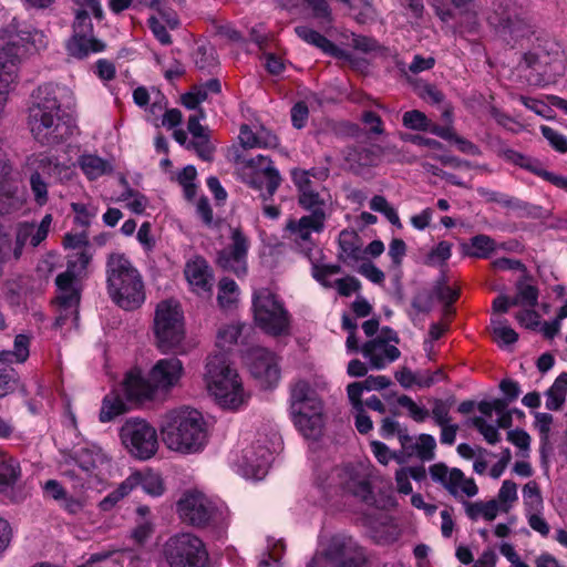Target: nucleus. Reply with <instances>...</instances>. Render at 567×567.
<instances>
[{"mask_svg": "<svg viewBox=\"0 0 567 567\" xmlns=\"http://www.w3.org/2000/svg\"><path fill=\"white\" fill-rule=\"evenodd\" d=\"M183 377V362L176 357L164 358L155 362L146 377L137 369L131 370L123 381V391L128 401L144 403L167 396L181 385Z\"/></svg>", "mask_w": 567, "mask_h": 567, "instance_id": "obj_1", "label": "nucleus"}, {"mask_svg": "<svg viewBox=\"0 0 567 567\" xmlns=\"http://www.w3.org/2000/svg\"><path fill=\"white\" fill-rule=\"evenodd\" d=\"M161 434L169 451L184 455L202 452L208 441L205 417L198 410L188 406L167 412L161 424Z\"/></svg>", "mask_w": 567, "mask_h": 567, "instance_id": "obj_2", "label": "nucleus"}, {"mask_svg": "<svg viewBox=\"0 0 567 567\" xmlns=\"http://www.w3.org/2000/svg\"><path fill=\"white\" fill-rule=\"evenodd\" d=\"M62 89L53 84L40 85L33 94V105L29 112V125L34 138L50 144L63 138L69 125L61 112L59 96Z\"/></svg>", "mask_w": 567, "mask_h": 567, "instance_id": "obj_3", "label": "nucleus"}, {"mask_svg": "<svg viewBox=\"0 0 567 567\" xmlns=\"http://www.w3.org/2000/svg\"><path fill=\"white\" fill-rule=\"evenodd\" d=\"M204 380L208 392L223 409L237 410L248 401L237 371L229 364L224 353L207 358Z\"/></svg>", "mask_w": 567, "mask_h": 567, "instance_id": "obj_4", "label": "nucleus"}, {"mask_svg": "<svg viewBox=\"0 0 567 567\" xmlns=\"http://www.w3.org/2000/svg\"><path fill=\"white\" fill-rule=\"evenodd\" d=\"M107 288L112 300L125 310L140 308L145 301L140 271L123 254H112L106 265Z\"/></svg>", "mask_w": 567, "mask_h": 567, "instance_id": "obj_5", "label": "nucleus"}, {"mask_svg": "<svg viewBox=\"0 0 567 567\" xmlns=\"http://www.w3.org/2000/svg\"><path fill=\"white\" fill-rule=\"evenodd\" d=\"M290 415L295 426L308 440H318L323 432V403L317 391L305 380L290 385Z\"/></svg>", "mask_w": 567, "mask_h": 567, "instance_id": "obj_6", "label": "nucleus"}, {"mask_svg": "<svg viewBox=\"0 0 567 567\" xmlns=\"http://www.w3.org/2000/svg\"><path fill=\"white\" fill-rule=\"evenodd\" d=\"M91 260L89 249L76 250L68 255L66 270L55 278L56 297L55 301L60 310L56 319L62 324L69 317L78 319V307L80 303L79 280L85 274Z\"/></svg>", "mask_w": 567, "mask_h": 567, "instance_id": "obj_7", "label": "nucleus"}, {"mask_svg": "<svg viewBox=\"0 0 567 567\" xmlns=\"http://www.w3.org/2000/svg\"><path fill=\"white\" fill-rule=\"evenodd\" d=\"M208 553L200 538L183 533L164 544L157 567H205Z\"/></svg>", "mask_w": 567, "mask_h": 567, "instance_id": "obj_8", "label": "nucleus"}, {"mask_svg": "<svg viewBox=\"0 0 567 567\" xmlns=\"http://www.w3.org/2000/svg\"><path fill=\"white\" fill-rule=\"evenodd\" d=\"M367 554L358 542L346 534L333 535L308 567H364Z\"/></svg>", "mask_w": 567, "mask_h": 567, "instance_id": "obj_9", "label": "nucleus"}, {"mask_svg": "<svg viewBox=\"0 0 567 567\" xmlns=\"http://www.w3.org/2000/svg\"><path fill=\"white\" fill-rule=\"evenodd\" d=\"M154 333L158 348L166 352L177 348L185 338L184 312L175 299L162 300L154 315Z\"/></svg>", "mask_w": 567, "mask_h": 567, "instance_id": "obj_10", "label": "nucleus"}, {"mask_svg": "<svg viewBox=\"0 0 567 567\" xmlns=\"http://www.w3.org/2000/svg\"><path fill=\"white\" fill-rule=\"evenodd\" d=\"M255 323L266 333L282 336L289 331V313L281 300L268 288L256 289L252 293Z\"/></svg>", "mask_w": 567, "mask_h": 567, "instance_id": "obj_11", "label": "nucleus"}, {"mask_svg": "<svg viewBox=\"0 0 567 567\" xmlns=\"http://www.w3.org/2000/svg\"><path fill=\"white\" fill-rule=\"evenodd\" d=\"M118 437L125 451L133 458L147 461L158 451L157 431L145 419H126L118 429Z\"/></svg>", "mask_w": 567, "mask_h": 567, "instance_id": "obj_12", "label": "nucleus"}, {"mask_svg": "<svg viewBox=\"0 0 567 567\" xmlns=\"http://www.w3.org/2000/svg\"><path fill=\"white\" fill-rule=\"evenodd\" d=\"M176 511L184 523L195 527L223 525L228 516L204 493L198 491L185 492L176 504Z\"/></svg>", "mask_w": 567, "mask_h": 567, "instance_id": "obj_13", "label": "nucleus"}, {"mask_svg": "<svg viewBox=\"0 0 567 567\" xmlns=\"http://www.w3.org/2000/svg\"><path fill=\"white\" fill-rule=\"evenodd\" d=\"M2 41L14 53H19L20 58L45 50L49 44V38L43 30L16 18L3 29Z\"/></svg>", "mask_w": 567, "mask_h": 567, "instance_id": "obj_14", "label": "nucleus"}, {"mask_svg": "<svg viewBox=\"0 0 567 567\" xmlns=\"http://www.w3.org/2000/svg\"><path fill=\"white\" fill-rule=\"evenodd\" d=\"M271 456V449L257 441L235 452L231 464L245 478L262 480L268 472Z\"/></svg>", "mask_w": 567, "mask_h": 567, "instance_id": "obj_15", "label": "nucleus"}, {"mask_svg": "<svg viewBox=\"0 0 567 567\" xmlns=\"http://www.w3.org/2000/svg\"><path fill=\"white\" fill-rule=\"evenodd\" d=\"M241 178L255 189L262 190L265 187L266 192L261 193L264 200L274 196L281 182L278 171L264 155H258L245 163L241 167Z\"/></svg>", "mask_w": 567, "mask_h": 567, "instance_id": "obj_16", "label": "nucleus"}, {"mask_svg": "<svg viewBox=\"0 0 567 567\" xmlns=\"http://www.w3.org/2000/svg\"><path fill=\"white\" fill-rule=\"evenodd\" d=\"M369 477V471L363 465H347L331 472L329 484L368 502L372 495Z\"/></svg>", "mask_w": 567, "mask_h": 567, "instance_id": "obj_17", "label": "nucleus"}, {"mask_svg": "<svg viewBox=\"0 0 567 567\" xmlns=\"http://www.w3.org/2000/svg\"><path fill=\"white\" fill-rule=\"evenodd\" d=\"M398 336L391 329H383L381 334L365 342L361 352L369 360L370 367L375 370L384 369L399 359L401 352L396 348Z\"/></svg>", "mask_w": 567, "mask_h": 567, "instance_id": "obj_18", "label": "nucleus"}, {"mask_svg": "<svg viewBox=\"0 0 567 567\" xmlns=\"http://www.w3.org/2000/svg\"><path fill=\"white\" fill-rule=\"evenodd\" d=\"M328 214L321 212L305 215L298 219L291 218L285 226V237L296 244L302 251L312 249V234H320L324 229Z\"/></svg>", "mask_w": 567, "mask_h": 567, "instance_id": "obj_19", "label": "nucleus"}, {"mask_svg": "<svg viewBox=\"0 0 567 567\" xmlns=\"http://www.w3.org/2000/svg\"><path fill=\"white\" fill-rule=\"evenodd\" d=\"M248 237L240 228L230 229V244L218 252L217 262L224 269L235 275L244 276L247 272Z\"/></svg>", "mask_w": 567, "mask_h": 567, "instance_id": "obj_20", "label": "nucleus"}, {"mask_svg": "<svg viewBox=\"0 0 567 567\" xmlns=\"http://www.w3.org/2000/svg\"><path fill=\"white\" fill-rule=\"evenodd\" d=\"M53 217L47 214L39 224L21 221L14 226V241L12 245V257L18 260L24 248L29 245L38 247L49 235Z\"/></svg>", "mask_w": 567, "mask_h": 567, "instance_id": "obj_21", "label": "nucleus"}, {"mask_svg": "<svg viewBox=\"0 0 567 567\" xmlns=\"http://www.w3.org/2000/svg\"><path fill=\"white\" fill-rule=\"evenodd\" d=\"M430 475L455 497H474L478 492L474 480L466 478L458 468H449L445 464L437 463L430 467Z\"/></svg>", "mask_w": 567, "mask_h": 567, "instance_id": "obj_22", "label": "nucleus"}, {"mask_svg": "<svg viewBox=\"0 0 567 567\" xmlns=\"http://www.w3.org/2000/svg\"><path fill=\"white\" fill-rule=\"evenodd\" d=\"M248 361L251 374L258 379L262 385H276L280 379V367L278 358L264 348H254L248 353Z\"/></svg>", "mask_w": 567, "mask_h": 567, "instance_id": "obj_23", "label": "nucleus"}, {"mask_svg": "<svg viewBox=\"0 0 567 567\" xmlns=\"http://www.w3.org/2000/svg\"><path fill=\"white\" fill-rule=\"evenodd\" d=\"M184 275L190 290L197 295L210 293L213 289V270L208 262L200 256L187 260Z\"/></svg>", "mask_w": 567, "mask_h": 567, "instance_id": "obj_24", "label": "nucleus"}, {"mask_svg": "<svg viewBox=\"0 0 567 567\" xmlns=\"http://www.w3.org/2000/svg\"><path fill=\"white\" fill-rule=\"evenodd\" d=\"M205 118L203 110L190 115L187 122V131L192 135V140L187 144V150H193L203 161H212L214 154V145L210 143L208 128L200 124Z\"/></svg>", "mask_w": 567, "mask_h": 567, "instance_id": "obj_25", "label": "nucleus"}, {"mask_svg": "<svg viewBox=\"0 0 567 567\" xmlns=\"http://www.w3.org/2000/svg\"><path fill=\"white\" fill-rule=\"evenodd\" d=\"M140 564L141 559L135 550L118 549L92 554L90 558L79 567H140Z\"/></svg>", "mask_w": 567, "mask_h": 567, "instance_id": "obj_26", "label": "nucleus"}, {"mask_svg": "<svg viewBox=\"0 0 567 567\" xmlns=\"http://www.w3.org/2000/svg\"><path fill=\"white\" fill-rule=\"evenodd\" d=\"M399 441L409 456L415 455L421 461H431L434 457L436 443L430 434H421L417 437H413L406 431H400Z\"/></svg>", "mask_w": 567, "mask_h": 567, "instance_id": "obj_27", "label": "nucleus"}, {"mask_svg": "<svg viewBox=\"0 0 567 567\" xmlns=\"http://www.w3.org/2000/svg\"><path fill=\"white\" fill-rule=\"evenodd\" d=\"M489 23L504 31H508L509 33L516 35H524L525 33L522 30L524 22L522 19L517 17L514 9L504 2H499L495 4L494 11L488 17Z\"/></svg>", "mask_w": 567, "mask_h": 567, "instance_id": "obj_28", "label": "nucleus"}, {"mask_svg": "<svg viewBox=\"0 0 567 567\" xmlns=\"http://www.w3.org/2000/svg\"><path fill=\"white\" fill-rule=\"evenodd\" d=\"M105 43L93 34H73L66 43L68 53L75 59H84L91 53L104 51Z\"/></svg>", "mask_w": 567, "mask_h": 567, "instance_id": "obj_29", "label": "nucleus"}, {"mask_svg": "<svg viewBox=\"0 0 567 567\" xmlns=\"http://www.w3.org/2000/svg\"><path fill=\"white\" fill-rule=\"evenodd\" d=\"M79 466L89 473L101 472L109 467L110 458L100 446L83 447L78 452Z\"/></svg>", "mask_w": 567, "mask_h": 567, "instance_id": "obj_30", "label": "nucleus"}, {"mask_svg": "<svg viewBox=\"0 0 567 567\" xmlns=\"http://www.w3.org/2000/svg\"><path fill=\"white\" fill-rule=\"evenodd\" d=\"M29 290V277L20 275L8 279L2 287L3 298L12 308L24 305Z\"/></svg>", "mask_w": 567, "mask_h": 567, "instance_id": "obj_31", "label": "nucleus"}, {"mask_svg": "<svg viewBox=\"0 0 567 567\" xmlns=\"http://www.w3.org/2000/svg\"><path fill=\"white\" fill-rule=\"evenodd\" d=\"M291 175L300 196L305 195V193H310L313 189L321 188V183L328 177V169H293Z\"/></svg>", "mask_w": 567, "mask_h": 567, "instance_id": "obj_32", "label": "nucleus"}, {"mask_svg": "<svg viewBox=\"0 0 567 567\" xmlns=\"http://www.w3.org/2000/svg\"><path fill=\"white\" fill-rule=\"evenodd\" d=\"M239 141L245 148H267L275 147L278 144L277 136L262 126L252 131L248 125H243L239 132Z\"/></svg>", "mask_w": 567, "mask_h": 567, "instance_id": "obj_33", "label": "nucleus"}, {"mask_svg": "<svg viewBox=\"0 0 567 567\" xmlns=\"http://www.w3.org/2000/svg\"><path fill=\"white\" fill-rule=\"evenodd\" d=\"M79 165L90 181L97 179L112 172V165L110 162L93 154H83L80 156Z\"/></svg>", "mask_w": 567, "mask_h": 567, "instance_id": "obj_34", "label": "nucleus"}, {"mask_svg": "<svg viewBox=\"0 0 567 567\" xmlns=\"http://www.w3.org/2000/svg\"><path fill=\"white\" fill-rule=\"evenodd\" d=\"M502 157L511 163V164H514L516 166H519L522 168H525L532 173H534L535 175L544 178L546 181L547 178V175L549 172H547L542 163L535 158H532L527 155H524L519 152H516L514 150H504L502 152Z\"/></svg>", "mask_w": 567, "mask_h": 567, "instance_id": "obj_35", "label": "nucleus"}, {"mask_svg": "<svg viewBox=\"0 0 567 567\" xmlns=\"http://www.w3.org/2000/svg\"><path fill=\"white\" fill-rule=\"evenodd\" d=\"M21 476L19 462L0 450V489L14 485Z\"/></svg>", "mask_w": 567, "mask_h": 567, "instance_id": "obj_36", "label": "nucleus"}, {"mask_svg": "<svg viewBox=\"0 0 567 567\" xmlns=\"http://www.w3.org/2000/svg\"><path fill=\"white\" fill-rule=\"evenodd\" d=\"M130 477L136 478L135 488L141 485L151 496H161L165 491L161 475L151 470L133 472Z\"/></svg>", "mask_w": 567, "mask_h": 567, "instance_id": "obj_37", "label": "nucleus"}, {"mask_svg": "<svg viewBox=\"0 0 567 567\" xmlns=\"http://www.w3.org/2000/svg\"><path fill=\"white\" fill-rule=\"evenodd\" d=\"M126 411L127 409L123 399L118 394L112 392L106 394L102 401L99 420L102 423H107L124 414Z\"/></svg>", "mask_w": 567, "mask_h": 567, "instance_id": "obj_38", "label": "nucleus"}, {"mask_svg": "<svg viewBox=\"0 0 567 567\" xmlns=\"http://www.w3.org/2000/svg\"><path fill=\"white\" fill-rule=\"evenodd\" d=\"M295 32L305 42L317 47L324 53L334 55L336 52L338 51L337 47L330 40H328L324 35L307 25L296 27Z\"/></svg>", "mask_w": 567, "mask_h": 567, "instance_id": "obj_39", "label": "nucleus"}, {"mask_svg": "<svg viewBox=\"0 0 567 567\" xmlns=\"http://www.w3.org/2000/svg\"><path fill=\"white\" fill-rule=\"evenodd\" d=\"M567 394V373L564 372L557 377L553 385L546 391V408L548 410H559L565 402Z\"/></svg>", "mask_w": 567, "mask_h": 567, "instance_id": "obj_40", "label": "nucleus"}, {"mask_svg": "<svg viewBox=\"0 0 567 567\" xmlns=\"http://www.w3.org/2000/svg\"><path fill=\"white\" fill-rule=\"evenodd\" d=\"M239 287L229 278H221L218 282L217 300L223 309L233 308L239 299Z\"/></svg>", "mask_w": 567, "mask_h": 567, "instance_id": "obj_41", "label": "nucleus"}, {"mask_svg": "<svg viewBox=\"0 0 567 567\" xmlns=\"http://www.w3.org/2000/svg\"><path fill=\"white\" fill-rule=\"evenodd\" d=\"M135 477L127 476L114 491L109 493L100 503L103 511L111 509L116 503L127 496L135 488Z\"/></svg>", "mask_w": 567, "mask_h": 567, "instance_id": "obj_42", "label": "nucleus"}, {"mask_svg": "<svg viewBox=\"0 0 567 567\" xmlns=\"http://www.w3.org/2000/svg\"><path fill=\"white\" fill-rule=\"evenodd\" d=\"M339 246L346 258L358 260L361 257L360 238L354 231L342 230L339 234Z\"/></svg>", "mask_w": 567, "mask_h": 567, "instance_id": "obj_43", "label": "nucleus"}, {"mask_svg": "<svg viewBox=\"0 0 567 567\" xmlns=\"http://www.w3.org/2000/svg\"><path fill=\"white\" fill-rule=\"evenodd\" d=\"M321 188L313 189L310 193H305V195L298 196L299 205L306 209L310 210L311 214L321 212L322 214H327L328 200L324 198Z\"/></svg>", "mask_w": 567, "mask_h": 567, "instance_id": "obj_44", "label": "nucleus"}, {"mask_svg": "<svg viewBox=\"0 0 567 567\" xmlns=\"http://www.w3.org/2000/svg\"><path fill=\"white\" fill-rule=\"evenodd\" d=\"M495 249L494 240L486 235L474 236L467 247V255L475 258H487Z\"/></svg>", "mask_w": 567, "mask_h": 567, "instance_id": "obj_45", "label": "nucleus"}, {"mask_svg": "<svg viewBox=\"0 0 567 567\" xmlns=\"http://www.w3.org/2000/svg\"><path fill=\"white\" fill-rule=\"evenodd\" d=\"M243 326L239 323H230L221 327L216 337V346L220 350H229L234 344H236Z\"/></svg>", "mask_w": 567, "mask_h": 567, "instance_id": "obj_46", "label": "nucleus"}, {"mask_svg": "<svg viewBox=\"0 0 567 567\" xmlns=\"http://www.w3.org/2000/svg\"><path fill=\"white\" fill-rule=\"evenodd\" d=\"M523 502L527 514L539 512L543 508V497L536 482L530 481L523 487Z\"/></svg>", "mask_w": 567, "mask_h": 567, "instance_id": "obj_47", "label": "nucleus"}, {"mask_svg": "<svg viewBox=\"0 0 567 567\" xmlns=\"http://www.w3.org/2000/svg\"><path fill=\"white\" fill-rule=\"evenodd\" d=\"M117 202L126 203V207L137 215L143 214L148 206L146 196L130 187H126V189L118 196Z\"/></svg>", "mask_w": 567, "mask_h": 567, "instance_id": "obj_48", "label": "nucleus"}, {"mask_svg": "<svg viewBox=\"0 0 567 567\" xmlns=\"http://www.w3.org/2000/svg\"><path fill=\"white\" fill-rule=\"evenodd\" d=\"M341 272L339 265H312V277L324 288H332L334 280L332 277Z\"/></svg>", "mask_w": 567, "mask_h": 567, "instance_id": "obj_49", "label": "nucleus"}, {"mask_svg": "<svg viewBox=\"0 0 567 567\" xmlns=\"http://www.w3.org/2000/svg\"><path fill=\"white\" fill-rule=\"evenodd\" d=\"M495 501H498L502 513H507L517 501V485L513 481H504Z\"/></svg>", "mask_w": 567, "mask_h": 567, "instance_id": "obj_50", "label": "nucleus"}, {"mask_svg": "<svg viewBox=\"0 0 567 567\" xmlns=\"http://www.w3.org/2000/svg\"><path fill=\"white\" fill-rule=\"evenodd\" d=\"M492 330L496 340L504 344L515 343L518 339L516 331L502 318L492 319Z\"/></svg>", "mask_w": 567, "mask_h": 567, "instance_id": "obj_51", "label": "nucleus"}, {"mask_svg": "<svg viewBox=\"0 0 567 567\" xmlns=\"http://www.w3.org/2000/svg\"><path fill=\"white\" fill-rule=\"evenodd\" d=\"M452 255V244L449 241H440L431 251L425 256L424 264L427 266H441L450 259Z\"/></svg>", "mask_w": 567, "mask_h": 567, "instance_id": "obj_52", "label": "nucleus"}, {"mask_svg": "<svg viewBox=\"0 0 567 567\" xmlns=\"http://www.w3.org/2000/svg\"><path fill=\"white\" fill-rule=\"evenodd\" d=\"M31 337L24 333L17 334L13 342V350H8L10 354V363H23L28 360L30 354Z\"/></svg>", "mask_w": 567, "mask_h": 567, "instance_id": "obj_53", "label": "nucleus"}, {"mask_svg": "<svg viewBox=\"0 0 567 567\" xmlns=\"http://www.w3.org/2000/svg\"><path fill=\"white\" fill-rule=\"evenodd\" d=\"M30 188L33 199L39 206H43L49 200L48 184L42 178L39 171H35L30 176Z\"/></svg>", "mask_w": 567, "mask_h": 567, "instance_id": "obj_54", "label": "nucleus"}, {"mask_svg": "<svg viewBox=\"0 0 567 567\" xmlns=\"http://www.w3.org/2000/svg\"><path fill=\"white\" fill-rule=\"evenodd\" d=\"M402 122L405 127L416 131H427L430 125L426 115L417 110L405 112Z\"/></svg>", "mask_w": 567, "mask_h": 567, "instance_id": "obj_55", "label": "nucleus"}, {"mask_svg": "<svg viewBox=\"0 0 567 567\" xmlns=\"http://www.w3.org/2000/svg\"><path fill=\"white\" fill-rule=\"evenodd\" d=\"M434 293L446 307H450L458 298V290L446 285L444 275L437 280Z\"/></svg>", "mask_w": 567, "mask_h": 567, "instance_id": "obj_56", "label": "nucleus"}, {"mask_svg": "<svg viewBox=\"0 0 567 567\" xmlns=\"http://www.w3.org/2000/svg\"><path fill=\"white\" fill-rule=\"evenodd\" d=\"M398 404L404 409L408 410L409 415L415 421V422H423L429 416V411L417 405L410 396L408 395H401L398 398Z\"/></svg>", "mask_w": 567, "mask_h": 567, "instance_id": "obj_57", "label": "nucleus"}, {"mask_svg": "<svg viewBox=\"0 0 567 567\" xmlns=\"http://www.w3.org/2000/svg\"><path fill=\"white\" fill-rule=\"evenodd\" d=\"M378 154L374 150L360 147L348 154V161L357 163L359 166H371L378 161Z\"/></svg>", "mask_w": 567, "mask_h": 567, "instance_id": "obj_58", "label": "nucleus"}, {"mask_svg": "<svg viewBox=\"0 0 567 567\" xmlns=\"http://www.w3.org/2000/svg\"><path fill=\"white\" fill-rule=\"evenodd\" d=\"M71 208L75 214V220L82 226H89L97 214V207L91 204L72 203Z\"/></svg>", "mask_w": 567, "mask_h": 567, "instance_id": "obj_59", "label": "nucleus"}, {"mask_svg": "<svg viewBox=\"0 0 567 567\" xmlns=\"http://www.w3.org/2000/svg\"><path fill=\"white\" fill-rule=\"evenodd\" d=\"M472 424L478 430V432L489 444H496L499 441L501 435L497 431V427L488 424L483 416L473 417Z\"/></svg>", "mask_w": 567, "mask_h": 567, "instance_id": "obj_60", "label": "nucleus"}, {"mask_svg": "<svg viewBox=\"0 0 567 567\" xmlns=\"http://www.w3.org/2000/svg\"><path fill=\"white\" fill-rule=\"evenodd\" d=\"M196 168L192 165L186 166L178 174L177 181L181 186L184 188L185 196L187 198H192L195 195V179H196Z\"/></svg>", "mask_w": 567, "mask_h": 567, "instance_id": "obj_61", "label": "nucleus"}, {"mask_svg": "<svg viewBox=\"0 0 567 567\" xmlns=\"http://www.w3.org/2000/svg\"><path fill=\"white\" fill-rule=\"evenodd\" d=\"M540 131L543 136L557 152H567V138L564 134L546 125L540 126Z\"/></svg>", "mask_w": 567, "mask_h": 567, "instance_id": "obj_62", "label": "nucleus"}, {"mask_svg": "<svg viewBox=\"0 0 567 567\" xmlns=\"http://www.w3.org/2000/svg\"><path fill=\"white\" fill-rule=\"evenodd\" d=\"M17 187L6 182L0 175V214L7 213L14 204Z\"/></svg>", "mask_w": 567, "mask_h": 567, "instance_id": "obj_63", "label": "nucleus"}, {"mask_svg": "<svg viewBox=\"0 0 567 567\" xmlns=\"http://www.w3.org/2000/svg\"><path fill=\"white\" fill-rule=\"evenodd\" d=\"M284 550L285 545L281 540H278L272 545L271 549L260 556L258 567H271L272 565H277Z\"/></svg>", "mask_w": 567, "mask_h": 567, "instance_id": "obj_64", "label": "nucleus"}]
</instances>
